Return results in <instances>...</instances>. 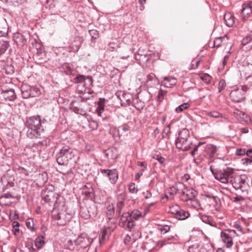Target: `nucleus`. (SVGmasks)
<instances>
[{"mask_svg": "<svg viewBox=\"0 0 252 252\" xmlns=\"http://www.w3.org/2000/svg\"><path fill=\"white\" fill-rule=\"evenodd\" d=\"M27 227L32 231H35L37 229V227L35 226L33 219L32 218H29L27 220L26 222Z\"/></svg>", "mask_w": 252, "mask_h": 252, "instance_id": "nucleus-29", "label": "nucleus"}, {"mask_svg": "<svg viewBox=\"0 0 252 252\" xmlns=\"http://www.w3.org/2000/svg\"><path fill=\"white\" fill-rule=\"evenodd\" d=\"M185 202H187V205L189 207H191L197 210H201V204L195 197L191 199H186Z\"/></svg>", "mask_w": 252, "mask_h": 252, "instance_id": "nucleus-21", "label": "nucleus"}, {"mask_svg": "<svg viewBox=\"0 0 252 252\" xmlns=\"http://www.w3.org/2000/svg\"><path fill=\"white\" fill-rule=\"evenodd\" d=\"M121 220L124 222H126L128 221V220H131L129 213L126 212L123 213L121 216Z\"/></svg>", "mask_w": 252, "mask_h": 252, "instance_id": "nucleus-44", "label": "nucleus"}, {"mask_svg": "<svg viewBox=\"0 0 252 252\" xmlns=\"http://www.w3.org/2000/svg\"><path fill=\"white\" fill-rule=\"evenodd\" d=\"M14 39L17 45L21 46H24L27 43V39L26 38L23 34L19 33L14 35Z\"/></svg>", "mask_w": 252, "mask_h": 252, "instance_id": "nucleus-25", "label": "nucleus"}, {"mask_svg": "<svg viewBox=\"0 0 252 252\" xmlns=\"http://www.w3.org/2000/svg\"><path fill=\"white\" fill-rule=\"evenodd\" d=\"M101 173L105 177L108 178L110 182L114 184L118 179V174L116 169H101Z\"/></svg>", "mask_w": 252, "mask_h": 252, "instance_id": "nucleus-13", "label": "nucleus"}, {"mask_svg": "<svg viewBox=\"0 0 252 252\" xmlns=\"http://www.w3.org/2000/svg\"><path fill=\"white\" fill-rule=\"evenodd\" d=\"M244 199L245 198L242 196H237L231 198V200L234 202L242 201L244 200Z\"/></svg>", "mask_w": 252, "mask_h": 252, "instance_id": "nucleus-55", "label": "nucleus"}, {"mask_svg": "<svg viewBox=\"0 0 252 252\" xmlns=\"http://www.w3.org/2000/svg\"><path fill=\"white\" fill-rule=\"evenodd\" d=\"M223 19L225 22L226 25L228 27H232L234 24L235 18L231 13H226L224 15Z\"/></svg>", "mask_w": 252, "mask_h": 252, "instance_id": "nucleus-26", "label": "nucleus"}, {"mask_svg": "<svg viewBox=\"0 0 252 252\" xmlns=\"http://www.w3.org/2000/svg\"><path fill=\"white\" fill-rule=\"evenodd\" d=\"M252 36L251 35L247 36L243 39L242 41V44L243 46H245L249 44H251L252 45Z\"/></svg>", "mask_w": 252, "mask_h": 252, "instance_id": "nucleus-43", "label": "nucleus"}, {"mask_svg": "<svg viewBox=\"0 0 252 252\" xmlns=\"http://www.w3.org/2000/svg\"><path fill=\"white\" fill-rule=\"evenodd\" d=\"M53 189L54 187L52 186H49L48 188L46 189L42 192V199L49 205H54V207H56L60 206L57 203V200L60 196L58 193L53 191Z\"/></svg>", "mask_w": 252, "mask_h": 252, "instance_id": "nucleus-5", "label": "nucleus"}, {"mask_svg": "<svg viewBox=\"0 0 252 252\" xmlns=\"http://www.w3.org/2000/svg\"><path fill=\"white\" fill-rule=\"evenodd\" d=\"M19 170H20V173L25 175L26 176H28L29 175V172L24 167H20Z\"/></svg>", "mask_w": 252, "mask_h": 252, "instance_id": "nucleus-58", "label": "nucleus"}, {"mask_svg": "<svg viewBox=\"0 0 252 252\" xmlns=\"http://www.w3.org/2000/svg\"><path fill=\"white\" fill-rule=\"evenodd\" d=\"M226 86V83L224 80H221L219 83L218 90L219 92L220 93L223 90H224V88Z\"/></svg>", "mask_w": 252, "mask_h": 252, "instance_id": "nucleus-48", "label": "nucleus"}, {"mask_svg": "<svg viewBox=\"0 0 252 252\" xmlns=\"http://www.w3.org/2000/svg\"><path fill=\"white\" fill-rule=\"evenodd\" d=\"M75 156L74 151L68 146H63L57 155V161L60 165L66 164Z\"/></svg>", "mask_w": 252, "mask_h": 252, "instance_id": "nucleus-4", "label": "nucleus"}, {"mask_svg": "<svg viewBox=\"0 0 252 252\" xmlns=\"http://www.w3.org/2000/svg\"><path fill=\"white\" fill-rule=\"evenodd\" d=\"M166 91L160 89L158 91V100H160L161 99H162L164 95L166 94Z\"/></svg>", "mask_w": 252, "mask_h": 252, "instance_id": "nucleus-53", "label": "nucleus"}, {"mask_svg": "<svg viewBox=\"0 0 252 252\" xmlns=\"http://www.w3.org/2000/svg\"><path fill=\"white\" fill-rule=\"evenodd\" d=\"M44 243V238L43 237H39L35 240V245L38 249L41 248Z\"/></svg>", "mask_w": 252, "mask_h": 252, "instance_id": "nucleus-34", "label": "nucleus"}, {"mask_svg": "<svg viewBox=\"0 0 252 252\" xmlns=\"http://www.w3.org/2000/svg\"><path fill=\"white\" fill-rule=\"evenodd\" d=\"M125 197L123 194H120L118 196L116 205V213L120 215L124 207Z\"/></svg>", "mask_w": 252, "mask_h": 252, "instance_id": "nucleus-19", "label": "nucleus"}, {"mask_svg": "<svg viewBox=\"0 0 252 252\" xmlns=\"http://www.w3.org/2000/svg\"><path fill=\"white\" fill-rule=\"evenodd\" d=\"M245 153V150L242 149H238L236 152V154L239 156H243Z\"/></svg>", "mask_w": 252, "mask_h": 252, "instance_id": "nucleus-60", "label": "nucleus"}, {"mask_svg": "<svg viewBox=\"0 0 252 252\" xmlns=\"http://www.w3.org/2000/svg\"><path fill=\"white\" fill-rule=\"evenodd\" d=\"M89 33L93 38L96 39L98 37V32L96 30H91Z\"/></svg>", "mask_w": 252, "mask_h": 252, "instance_id": "nucleus-47", "label": "nucleus"}, {"mask_svg": "<svg viewBox=\"0 0 252 252\" xmlns=\"http://www.w3.org/2000/svg\"><path fill=\"white\" fill-rule=\"evenodd\" d=\"M245 93L246 91L243 88H239L232 90L230 94V97L233 101L239 102L245 98Z\"/></svg>", "mask_w": 252, "mask_h": 252, "instance_id": "nucleus-12", "label": "nucleus"}, {"mask_svg": "<svg viewBox=\"0 0 252 252\" xmlns=\"http://www.w3.org/2000/svg\"><path fill=\"white\" fill-rule=\"evenodd\" d=\"M234 174L233 169L227 167L225 169L217 171L215 174V179L222 183L227 184L230 182Z\"/></svg>", "mask_w": 252, "mask_h": 252, "instance_id": "nucleus-8", "label": "nucleus"}, {"mask_svg": "<svg viewBox=\"0 0 252 252\" xmlns=\"http://www.w3.org/2000/svg\"><path fill=\"white\" fill-rule=\"evenodd\" d=\"M243 163H248L249 162L251 163L252 162V158H244L243 159Z\"/></svg>", "mask_w": 252, "mask_h": 252, "instance_id": "nucleus-64", "label": "nucleus"}, {"mask_svg": "<svg viewBox=\"0 0 252 252\" xmlns=\"http://www.w3.org/2000/svg\"><path fill=\"white\" fill-rule=\"evenodd\" d=\"M192 144V138L190 135L189 130L187 128H183L179 133L175 141L176 148L183 151H186L191 148Z\"/></svg>", "mask_w": 252, "mask_h": 252, "instance_id": "nucleus-2", "label": "nucleus"}, {"mask_svg": "<svg viewBox=\"0 0 252 252\" xmlns=\"http://www.w3.org/2000/svg\"><path fill=\"white\" fill-rule=\"evenodd\" d=\"M97 212V208L94 203H87L81 207L80 214L82 218L87 220L94 217Z\"/></svg>", "mask_w": 252, "mask_h": 252, "instance_id": "nucleus-10", "label": "nucleus"}, {"mask_svg": "<svg viewBox=\"0 0 252 252\" xmlns=\"http://www.w3.org/2000/svg\"><path fill=\"white\" fill-rule=\"evenodd\" d=\"M226 37V36L225 35L223 37H219L216 38L214 41V46L216 47H220L221 44L222 40L224 39Z\"/></svg>", "mask_w": 252, "mask_h": 252, "instance_id": "nucleus-40", "label": "nucleus"}, {"mask_svg": "<svg viewBox=\"0 0 252 252\" xmlns=\"http://www.w3.org/2000/svg\"><path fill=\"white\" fill-rule=\"evenodd\" d=\"M181 187H184V185L181 183H179L178 184L176 185L175 186H173L171 188H170L168 189V192L171 195H175L177 194L179 191V189H178V186Z\"/></svg>", "mask_w": 252, "mask_h": 252, "instance_id": "nucleus-31", "label": "nucleus"}, {"mask_svg": "<svg viewBox=\"0 0 252 252\" xmlns=\"http://www.w3.org/2000/svg\"><path fill=\"white\" fill-rule=\"evenodd\" d=\"M104 104L102 102H98V106L96 109V112L98 116L102 117V113L104 111Z\"/></svg>", "mask_w": 252, "mask_h": 252, "instance_id": "nucleus-38", "label": "nucleus"}, {"mask_svg": "<svg viewBox=\"0 0 252 252\" xmlns=\"http://www.w3.org/2000/svg\"><path fill=\"white\" fill-rule=\"evenodd\" d=\"M161 83L166 88H172L176 84L177 80L172 77H165Z\"/></svg>", "mask_w": 252, "mask_h": 252, "instance_id": "nucleus-20", "label": "nucleus"}, {"mask_svg": "<svg viewBox=\"0 0 252 252\" xmlns=\"http://www.w3.org/2000/svg\"><path fill=\"white\" fill-rule=\"evenodd\" d=\"M243 8L242 10V12L244 14H249V13H251L252 11V10L249 8V7H245V3L243 4Z\"/></svg>", "mask_w": 252, "mask_h": 252, "instance_id": "nucleus-52", "label": "nucleus"}, {"mask_svg": "<svg viewBox=\"0 0 252 252\" xmlns=\"http://www.w3.org/2000/svg\"><path fill=\"white\" fill-rule=\"evenodd\" d=\"M217 147L211 144L206 145L204 148V156L208 158L214 157L217 152Z\"/></svg>", "mask_w": 252, "mask_h": 252, "instance_id": "nucleus-16", "label": "nucleus"}, {"mask_svg": "<svg viewBox=\"0 0 252 252\" xmlns=\"http://www.w3.org/2000/svg\"><path fill=\"white\" fill-rule=\"evenodd\" d=\"M207 115L214 118H222V115L217 111H212L207 113Z\"/></svg>", "mask_w": 252, "mask_h": 252, "instance_id": "nucleus-36", "label": "nucleus"}, {"mask_svg": "<svg viewBox=\"0 0 252 252\" xmlns=\"http://www.w3.org/2000/svg\"><path fill=\"white\" fill-rule=\"evenodd\" d=\"M205 144L204 142H198L196 145H195L193 150L191 151L190 154L192 157H194L196 152L198 150V148L202 145Z\"/></svg>", "mask_w": 252, "mask_h": 252, "instance_id": "nucleus-46", "label": "nucleus"}, {"mask_svg": "<svg viewBox=\"0 0 252 252\" xmlns=\"http://www.w3.org/2000/svg\"><path fill=\"white\" fill-rule=\"evenodd\" d=\"M180 208L181 207L177 204L172 205L169 207L168 212L171 214H174L175 216Z\"/></svg>", "mask_w": 252, "mask_h": 252, "instance_id": "nucleus-37", "label": "nucleus"}, {"mask_svg": "<svg viewBox=\"0 0 252 252\" xmlns=\"http://www.w3.org/2000/svg\"><path fill=\"white\" fill-rule=\"evenodd\" d=\"M115 44L113 42H111L109 44L108 46H109V50L110 51H114V50L115 49Z\"/></svg>", "mask_w": 252, "mask_h": 252, "instance_id": "nucleus-62", "label": "nucleus"}, {"mask_svg": "<svg viewBox=\"0 0 252 252\" xmlns=\"http://www.w3.org/2000/svg\"><path fill=\"white\" fill-rule=\"evenodd\" d=\"M16 224L13 225V228H14V232L15 234H16L17 232H18L19 231V229L18 228V227L19 226L20 224L17 222H15Z\"/></svg>", "mask_w": 252, "mask_h": 252, "instance_id": "nucleus-59", "label": "nucleus"}, {"mask_svg": "<svg viewBox=\"0 0 252 252\" xmlns=\"http://www.w3.org/2000/svg\"><path fill=\"white\" fill-rule=\"evenodd\" d=\"M52 214L53 219L60 225H65L72 218L71 214L66 211L64 204L54 207Z\"/></svg>", "mask_w": 252, "mask_h": 252, "instance_id": "nucleus-3", "label": "nucleus"}, {"mask_svg": "<svg viewBox=\"0 0 252 252\" xmlns=\"http://www.w3.org/2000/svg\"><path fill=\"white\" fill-rule=\"evenodd\" d=\"M74 242L75 246H76V249H85L91 245L92 240L87 234L83 233L74 240Z\"/></svg>", "mask_w": 252, "mask_h": 252, "instance_id": "nucleus-11", "label": "nucleus"}, {"mask_svg": "<svg viewBox=\"0 0 252 252\" xmlns=\"http://www.w3.org/2000/svg\"><path fill=\"white\" fill-rule=\"evenodd\" d=\"M161 232L166 233L170 230V227L168 225H165L159 228Z\"/></svg>", "mask_w": 252, "mask_h": 252, "instance_id": "nucleus-51", "label": "nucleus"}, {"mask_svg": "<svg viewBox=\"0 0 252 252\" xmlns=\"http://www.w3.org/2000/svg\"><path fill=\"white\" fill-rule=\"evenodd\" d=\"M67 247L70 250H74L75 248L76 249V246H75V243L74 241L69 240L67 241Z\"/></svg>", "mask_w": 252, "mask_h": 252, "instance_id": "nucleus-49", "label": "nucleus"}, {"mask_svg": "<svg viewBox=\"0 0 252 252\" xmlns=\"http://www.w3.org/2000/svg\"><path fill=\"white\" fill-rule=\"evenodd\" d=\"M154 158L157 160L160 164H163L164 162L165 158L159 155H156Z\"/></svg>", "mask_w": 252, "mask_h": 252, "instance_id": "nucleus-56", "label": "nucleus"}, {"mask_svg": "<svg viewBox=\"0 0 252 252\" xmlns=\"http://www.w3.org/2000/svg\"><path fill=\"white\" fill-rule=\"evenodd\" d=\"M217 196L210 195H206L202 199L201 210H205L209 209L214 202H217Z\"/></svg>", "mask_w": 252, "mask_h": 252, "instance_id": "nucleus-15", "label": "nucleus"}, {"mask_svg": "<svg viewBox=\"0 0 252 252\" xmlns=\"http://www.w3.org/2000/svg\"><path fill=\"white\" fill-rule=\"evenodd\" d=\"M94 190L90 184L85 185L82 189V194L86 195L88 198H92L94 196Z\"/></svg>", "mask_w": 252, "mask_h": 252, "instance_id": "nucleus-22", "label": "nucleus"}, {"mask_svg": "<svg viewBox=\"0 0 252 252\" xmlns=\"http://www.w3.org/2000/svg\"><path fill=\"white\" fill-rule=\"evenodd\" d=\"M1 97L5 100L13 101L16 98V95L13 89L2 90Z\"/></svg>", "mask_w": 252, "mask_h": 252, "instance_id": "nucleus-18", "label": "nucleus"}, {"mask_svg": "<svg viewBox=\"0 0 252 252\" xmlns=\"http://www.w3.org/2000/svg\"><path fill=\"white\" fill-rule=\"evenodd\" d=\"M106 213L108 218L110 220L115 213V207L113 204H108L106 206Z\"/></svg>", "mask_w": 252, "mask_h": 252, "instance_id": "nucleus-28", "label": "nucleus"}, {"mask_svg": "<svg viewBox=\"0 0 252 252\" xmlns=\"http://www.w3.org/2000/svg\"><path fill=\"white\" fill-rule=\"evenodd\" d=\"M86 84L87 83L79 84L77 87V91L81 94H88L90 95L92 93L89 89L90 86L87 87L86 86ZM88 85H89L88 84Z\"/></svg>", "mask_w": 252, "mask_h": 252, "instance_id": "nucleus-24", "label": "nucleus"}, {"mask_svg": "<svg viewBox=\"0 0 252 252\" xmlns=\"http://www.w3.org/2000/svg\"><path fill=\"white\" fill-rule=\"evenodd\" d=\"M14 198L13 195L10 192H7L4 194L1 197H0V203L3 205H7L9 204V202H4V199L6 198Z\"/></svg>", "mask_w": 252, "mask_h": 252, "instance_id": "nucleus-32", "label": "nucleus"}, {"mask_svg": "<svg viewBox=\"0 0 252 252\" xmlns=\"http://www.w3.org/2000/svg\"><path fill=\"white\" fill-rule=\"evenodd\" d=\"M189 107V105L188 103H184L177 107L175 109V111L177 113H180L183 111L184 110L187 109Z\"/></svg>", "mask_w": 252, "mask_h": 252, "instance_id": "nucleus-41", "label": "nucleus"}, {"mask_svg": "<svg viewBox=\"0 0 252 252\" xmlns=\"http://www.w3.org/2000/svg\"><path fill=\"white\" fill-rule=\"evenodd\" d=\"M145 199H149L152 197V193L149 190H146L143 192Z\"/></svg>", "mask_w": 252, "mask_h": 252, "instance_id": "nucleus-57", "label": "nucleus"}, {"mask_svg": "<svg viewBox=\"0 0 252 252\" xmlns=\"http://www.w3.org/2000/svg\"><path fill=\"white\" fill-rule=\"evenodd\" d=\"M125 224L126 225L127 227L130 230L132 229L134 226V222L133 220H128L127 222H125Z\"/></svg>", "mask_w": 252, "mask_h": 252, "instance_id": "nucleus-54", "label": "nucleus"}, {"mask_svg": "<svg viewBox=\"0 0 252 252\" xmlns=\"http://www.w3.org/2000/svg\"><path fill=\"white\" fill-rule=\"evenodd\" d=\"M22 96L24 99L38 96L41 94L40 89L35 86L27 84H23L21 87Z\"/></svg>", "mask_w": 252, "mask_h": 252, "instance_id": "nucleus-6", "label": "nucleus"}, {"mask_svg": "<svg viewBox=\"0 0 252 252\" xmlns=\"http://www.w3.org/2000/svg\"><path fill=\"white\" fill-rule=\"evenodd\" d=\"M116 94L117 97L121 101L122 105L126 106L131 102L132 96L130 93L120 92L117 93Z\"/></svg>", "mask_w": 252, "mask_h": 252, "instance_id": "nucleus-14", "label": "nucleus"}, {"mask_svg": "<svg viewBox=\"0 0 252 252\" xmlns=\"http://www.w3.org/2000/svg\"><path fill=\"white\" fill-rule=\"evenodd\" d=\"M131 219L133 218L138 220L142 216L141 213L138 210H135L130 214Z\"/></svg>", "mask_w": 252, "mask_h": 252, "instance_id": "nucleus-45", "label": "nucleus"}, {"mask_svg": "<svg viewBox=\"0 0 252 252\" xmlns=\"http://www.w3.org/2000/svg\"><path fill=\"white\" fill-rule=\"evenodd\" d=\"M182 199L185 202V200H189L194 198L197 195L195 190L190 189H185L182 191Z\"/></svg>", "mask_w": 252, "mask_h": 252, "instance_id": "nucleus-17", "label": "nucleus"}, {"mask_svg": "<svg viewBox=\"0 0 252 252\" xmlns=\"http://www.w3.org/2000/svg\"><path fill=\"white\" fill-rule=\"evenodd\" d=\"M220 236L224 247L226 248H230L233 245V238L238 235L234 230L226 229L221 231Z\"/></svg>", "mask_w": 252, "mask_h": 252, "instance_id": "nucleus-9", "label": "nucleus"}, {"mask_svg": "<svg viewBox=\"0 0 252 252\" xmlns=\"http://www.w3.org/2000/svg\"><path fill=\"white\" fill-rule=\"evenodd\" d=\"M75 83L80 84V83H88L89 86H91L93 83V80L91 77H88L86 78H85V76L82 75H78L75 78Z\"/></svg>", "mask_w": 252, "mask_h": 252, "instance_id": "nucleus-23", "label": "nucleus"}, {"mask_svg": "<svg viewBox=\"0 0 252 252\" xmlns=\"http://www.w3.org/2000/svg\"><path fill=\"white\" fill-rule=\"evenodd\" d=\"M189 215L188 211H186L180 208L175 217L179 220H184L188 218Z\"/></svg>", "mask_w": 252, "mask_h": 252, "instance_id": "nucleus-27", "label": "nucleus"}, {"mask_svg": "<svg viewBox=\"0 0 252 252\" xmlns=\"http://www.w3.org/2000/svg\"><path fill=\"white\" fill-rule=\"evenodd\" d=\"M245 175H238L234 174L230 183L235 189H240L242 192L247 191L248 189V184L246 182Z\"/></svg>", "mask_w": 252, "mask_h": 252, "instance_id": "nucleus-7", "label": "nucleus"}, {"mask_svg": "<svg viewBox=\"0 0 252 252\" xmlns=\"http://www.w3.org/2000/svg\"><path fill=\"white\" fill-rule=\"evenodd\" d=\"M170 240H171V239L168 238V239H164V240L159 241L158 242V243L157 244V246L159 248H161L166 245L171 244V242H170Z\"/></svg>", "mask_w": 252, "mask_h": 252, "instance_id": "nucleus-42", "label": "nucleus"}, {"mask_svg": "<svg viewBox=\"0 0 252 252\" xmlns=\"http://www.w3.org/2000/svg\"><path fill=\"white\" fill-rule=\"evenodd\" d=\"M138 2L141 4V6H140V9L141 10H143L144 9V6L143 5L146 3V0H139Z\"/></svg>", "mask_w": 252, "mask_h": 252, "instance_id": "nucleus-61", "label": "nucleus"}, {"mask_svg": "<svg viewBox=\"0 0 252 252\" xmlns=\"http://www.w3.org/2000/svg\"><path fill=\"white\" fill-rule=\"evenodd\" d=\"M201 79L206 82L207 83H209L211 81V77L208 74H204L201 77Z\"/></svg>", "mask_w": 252, "mask_h": 252, "instance_id": "nucleus-50", "label": "nucleus"}, {"mask_svg": "<svg viewBox=\"0 0 252 252\" xmlns=\"http://www.w3.org/2000/svg\"><path fill=\"white\" fill-rule=\"evenodd\" d=\"M9 46L8 41H3L0 43V57L6 52Z\"/></svg>", "mask_w": 252, "mask_h": 252, "instance_id": "nucleus-30", "label": "nucleus"}, {"mask_svg": "<svg viewBox=\"0 0 252 252\" xmlns=\"http://www.w3.org/2000/svg\"><path fill=\"white\" fill-rule=\"evenodd\" d=\"M201 219L204 222L209 224L210 226H214L216 224L215 222L208 216H203L201 217Z\"/></svg>", "mask_w": 252, "mask_h": 252, "instance_id": "nucleus-35", "label": "nucleus"}, {"mask_svg": "<svg viewBox=\"0 0 252 252\" xmlns=\"http://www.w3.org/2000/svg\"><path fill=\"white\" fill-rule=\"evenodd\" d=\"M27 126L29 128L27 134L30 138H37L44 130L40 116L38 115L30 117L27 121Z\"/></svg>", "mask_w": 252, "mask_h": 252, "instance_id": "nucleus-1", "label": "nucleus"}, {"mask_svg": "<svg viewBox=\"0 0 252 252\" xmlns=\"http://www.w3.org/2000/svg\"><path fill=\"white\" fill-rule=\"evenodd\" d=\"M63 67L64 69V72L67 75L72 76H74L75 75V70L71 68L68 64H64Z\"/></svg>", "mask_w": 252, "mask_h": 252, "instance_id": "nucleus-33", "label": "nucleus"}, {"mask_svg": "<svg viewBox=\"0 0 252 252\" xmlns=\"http://www.w3.org/2000/svg\"><path fill=\"white\" fill-rule=\"evenodd\" d=\"M128 190L131 193H136L138 191L137 186L134 183H131L129 184L128 186Z\"/></svg>", "mask_w": 252, "mask_h": 252, "instance_id": "nucleus-39", "label": "nucleus"}, {"mask_svg": "<svg viewBox=\"0 0 252 252\" xmlns=\"http://www.w3.org/2000/svg\"><path fill=\"white\" fill-rule=\"evenodd\" d=\"M131 240V237L129 235H126V237L124 239V243L126 244H127Z\"/></svg>", "mask_w": 252, "mask_h": 252, "instance_id": "nucleus-63", "label": "nucleus"}]
</instances>
